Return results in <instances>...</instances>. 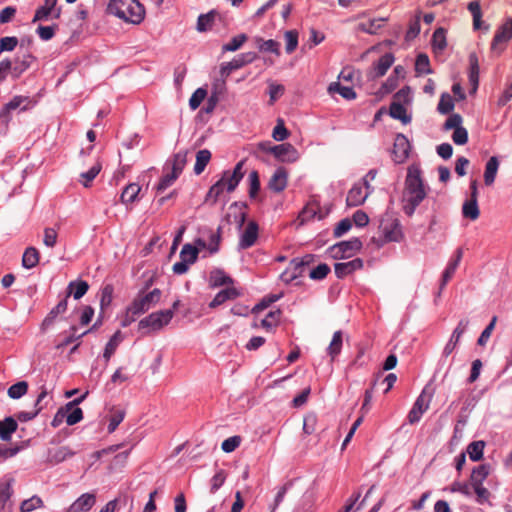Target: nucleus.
I'll use <instances>...</instances> for the list:
<instances>
[{"label": "nucleus", "instance_id": "1", "mask_svg": "<svg viewBox=\"0 0 512 512\" xmlns=\"http://www.w3.org/2000/svg\"><path fill=\"white\" fill-rule=\"evenodd\" d=\"M430 192L431 187L426 181L424 171L420 165L415 162L409 165L406 169L400 198L405 215L411 217Z\"/></svg>", "mask_w": 512, "mask_h": 512}, {"label": "nucleus", "instance_id": "2", "mask_svg": "<svg viewBox=\"0 0 512 512\" xmlns=\"http://www.w3.org/2000/svg\"><path fill=\"white\" fill-rule=\"evenodd\" d=\"M107 11L131 24H140L145 16L144 6L137 0H110Z\"/></svg>", "mask_w": 512, "mask_h": 512}, {"label": "nucleus", "instance_id": "3", "mask_svg": "<svg viewBox=\"0 0 512 512\" xmlns=\"http://www.w3.org/2000/svg\"><path fill=\"white\" fill-rule=\"evenodd\" d=\"M243 163L244 162H238L232 172L225 171L223 173L221 179L210 187L205 197V203L214 205L225 188L228 192L235 190L244 176V172L242 171Z\"/></svg>", "mask_w": 512, "mask_h": 512}, {"label": "nucleus", "instance_id": "4", "mask_svg": "<svg viewBox=\"0 0 512 512\" xmlns=\"http://www.w3.org/2000/svg\"><path fill=\"white\" fill-rule=\"evenodd\" d=\"M150 283H147L143 289H141L133 301L130 304V311L133 314H143L153 306H155L161 299L162 291L158 288L146 292L149 288Z\"/></svg>", "mask_w": 512, "mask_h": 512}, {"label": "nucleus", "instance_id": "5", "mask_svg": "<svg viewBox=\"0 0 512 512\" xmlns=\"http://www.w3.org/2000/svg\"><path fill=\"white\" fill-rule=\"evenodd\" d=\"M379 230L383 236L379 245H383L386 242H399L403 236L400 222L396 218H383L380 221Z\"/></svg>", "mask_w": 512, "mask_h": 512}, {"label": "nucleus", "instance_id": "6", "mask_svg": "<svg viewBox=\"0 0 512 512\" xmlns=\"http://www.w3.org/2000/svg\"><path fill=\"white\" fill-rule=\"evenodd\" d=\"M172 318L173 310H160L153 312L140 320L139 328H150L151 330L157 331L169 324Z\"/></svg>", "mask_w": 512, "mask_h": 512}, {"label": "nucleus", "instance_id": "7", "mask_svg": "<svg viewBox=\"0 0 512 512\" xmlns=\"http://www.w3.org/2000/svg\"><path fill=\"white\" fill-rule=\"evenodd\" d=\"M362 248V242L359 238L353 237L347 241H341L329 248L330 254L334 259H345L352 257Z\"/></svg>", "mask_w": 512, "mask_h": 512}, {"label": "nucleus", "instance_id": "8", "mask_svg": "<svg viewBox=\"0 0 512 512\" xmlns=\"http://www.w3.org/2000/svg\"><path fill=\"white\" fill-rule=\"evenodd\" d=\"M512 38V17L508 18L496 31L491 42V50L500 54Z\"/></svg>", "mask_w": 512, "mask_h": 512}, {"label": "nucleus", "instance_id": "9", "mask_svg": "<svg viewBox=\"0 0 512 512\" xmlns=\"http://www.w3.org/2000/svg\"><path fill=\"white\" fill-rule=\"evenodd\" d=\"M311 257V255H307L302 259H293L289 267L281 273L280 279L285 283H290L302 276L305 267L310 263Z\"/></svg>", "mask_w": 512, "mask_h": 512}, {"label": "nucleus", "instance_id": "10", "mask_svg": "<svg viewBox=\"0 0 512 512\" xmlns=\"http://www.w3.org/2000/svg\"><path fill=\"white\" fill-rule=\"evenodd\" d=\"M257 58L255 52H246L238 55L230 62L222 63L220 66V76L228 77L234 70L240 69L243 66L252 63Z\"/></svg>", "mask_w": 512, "mask_h": 512}, {"label": "nucleus", "instance_id": "11", "mask_svg": "<svg viewBox=\"0 0 512 512\" xmlns=\"http://www.w3.org/2000/svg\"><path fill=\"white\" fill-rule=\"evenodd\" d=\"M429 403L430 396L426 397L425 390H423L408 413V421L410 424H415L420 421L423 413L429 408Z\"/></svg>", "mask_w": 512, "mask_h": 512}, {"label": "nucleus", "instance_id": "12", "mask_svg": "<svg viewBox=\"0 0 512 512\" xmlns=\"http://www.w3.org/2000/svg\"><path fill=\"white\" fill-rule=\"evenodd\" d=\"M48 396V392L46 388L42 387L41 392L39 393L34 407L35 409L33 411H21L17 414V419L21 422H26L29 420L34 419L46 406L47 402H45V399Z\"/></svg>", "mask_w": 512, "mask_h": 512}, {"label": "nucleus", "instance_id": "13", "mask_svg": "<svg viewBox=\"0 0 512 512\" xmlns=\"http://www.w3.org/2000/svg\"><path fill=\"white\" fill-rule=\"evenodd\" d=\"M468 325H469L468 319H461L459 321L458 325L452 332V335H451L449 341L446 343V345L443 349V356L447 357L453 352V350L459 343L461 336L466 331Z\"/></svg>", "mask_w": 512, "mask_h": 512}, {"label": "nucleus", "instance_id": "14", "mask_svg": "<svg viewBox=\"0 0 512 512\" xmlns=\"http://www.w3.org/2000/svg\"><path fill=\"white\" fill-rule=\"evenodd\" d=\"M96 503L95 493H84L79 496L68 508V512H88Z\"/></svg>", "mask_w": 512, "mask_h": 512}, {"label": "nucleus", "instance_id": "15", "mask_svg": "<svg viewBox=\"0 0 512 512\" xmlns=\"http://www.w3.org/2000/svg\"><path fill=\"white\" fill-rule=\"evenodd\" d=\"M363 261L360 258H355L347 262H338L334 265V272L338 278H344L353 272L362 269Z\"/></svg>", "mask_w": 512, "mask_h": 512}, {"label": "nucleus", "instance_id": "16", "mask_svg": "<svg viewBox=\"0 0 512 512\" xmlns=\"http://www.w3.org/2000/svg\"><path fill=\"white\" fill-rule=\"evenodd\" d=\"M184 162H173L172 170L163 175L156 187L158 193H162L170 187L180 175Z\"/></svg>", "mask_w": 512, "mask_h": 512}, {"label": "nucleus", "instance_id": "17", "mask_svg": "<svg viewBox=\"0 0 512 512\" xmlns=\"http://www.w3.org/2000/svg\"><path fill=\"white\" fill-rule=\"evenodd\" d=\"M34 57L30 53H25L22 56H17L12 61L11 76L18 79L29 67L31 66Z\"/></svg>", "mask_w": 512, "mask_h": 512}, {"label": "nucleus", "instance_id": "18", "mask_svg": "<svg viewBox=\"0 0 512 512\" xmlns=\"http://www.w3.org/2000/svg\"><path fill=\"white\" fill-rule=\"evenodd\" d=\"M462 256H463V249L458 248L455 251L454 256L449 260L448 265L443 272L442 280H441V284H440V290H442L445 287V285L448 283V281L453 277L456 269L458 268V266L461 262Z\"/></svg>", "mask_w": 512, "mask_h": 512}, {"label": "nucleus", "instance_id": "19", "mask_svg": "<svg viewBox=\"0 0 512 512\" xmlns=\"http://www.w3.org/2000/svg\"><path fill=\"white\" fill-rule=\"evenodd\" d=\"M258 150L268 155H272L275 158H280L285 155H289L290 152L294 151L291 144L283 143L275 146H271L270 143H260Z\"/></svg>", "mask_w": 512, "mask_h": 512}, {"label": "nucleus", "instance_id": "20", "mask_svg": "<svg viewBox=\"0 0 512 512\" xmlns=\"http://www.w3.org/2000/svg\"><path fill=\"white\" fill-rule=\"evenodd\" d=\"M241 291L235 287H227L219 291L213 300L209 303V307L214 309L227 301L235 300L239 296H241Z\"/></svg>", "mask_w": 512, "mask_h": 512}, {"label": "nucleus", "instance_id": "21", "mask_svg": "<svg viewBox=\"0 0 512 512\" xmlns=\"http://www.w3.org/2000/svg\"><path fill=\"white\" fill-rule=\"evenodd\" d=\"M369 192L366 186L354 185L347 194L346 202L348 206L356 207L364 203Z\"/></svg>", "mask_w": 512, "mask_h": 512}, {"label": "nucleus", "instance_id": "22", "mask_svg": "<svg viewBox=\"0 0 512 512\" xmlns=\"http://www.w3.org/2000/svg\"><path fill=\"white\" fill-rule=\"evenodd\" d=\"M257 237H258V225L254 221H251L248 223L244 232L241 234L240 241H239V248L247 249V248L253 246L257 240Z\"/></svg>", "mask_w": 512, "mask_h": 512}, {"label": "nucleus", "instance_id": "23", "mask_svg": "<svg viewBox=\"0 0 512 512\" xmlns=\"http://www.w3.org/2000/svg\"><path fill=\"white\" fill-rule=\"evenodd\" d=\"M287 183H288L287 172L284 168L280 167V168L276 169V171L271 176V178L268 182V187L270 190H272L276 193H279V192H282L286 188Z\"/></svg>", "mask_w": 512, "mask_h": 512}, {"label": "nucleus", "instance_id": "24", "mask_svg": "<svg viewBox=\"0 0 512 512\" xmlns=\"http://www.w3.org/2000/svg\"><path fill=\"white\" fill-rule=\"evenodd\" d=\"M410 142L403 134H398L394 140L393 154L396 158L405 160L410 156Z\"/></svg>", "mask_w": 512, "mask_h": 512}, {"label": "nucleus", "instance_id": "25", "mask_svg": "<svg viewBox=\"0 0 512 512\" xmlns=\"http://www.w3.org/2000/svg\"><path fill=\"white\" fill-rule=\"evenodd\" d=\"M75 455V452L67 446H61L55 449H49L47 452V461L58 464Z\"/></svg>", "mask_w": 512, "mask_h": 512}, {"label": "nucleus", "instance_id": "26", "mask_svg": "<svg viewBox=\"0 0 512 512\" xmlns=\"http://www.w3.org/2000/svg\"><path fill=\"white\" fill-rule=\"evenodd\" d=\"M394 63V56L391 53H386L380 57L377 63L373 66V78H379L386 74L388 69Z\"/></svg>", "mask_w": 512, "mask_h": 512}, {"label": "nucleus", "instance_id": "27", "mask_svg": "<svg viewBox=\"0 0 512 512\" xmlns=\"http://www.w3.org/2000/svg\"><path fill=\"white\" fill-rule=\"evenodd\" d=\"M17 421L9 416L4 420H0V439L2 441H10L12 434L17 430Z\"/></svg>", "mask_w": 512, "mask_h": 512}, {"label": "nucleus", "instance_id": "28", "mask_svg": "<svg viewBox=\"0 0 512 512\" xmlns=\"http://www.w3.org/2000/svg\"><path fill=\"white\" fill-rule=\"evenodd\" d=\"M321 220L323 216L318 212L317 205L315 203H308L299 213L298 221L300 225H304L314 218Z\"/></svg>", "mask_w": 512, "mask_h": 512}, {"label": "nucleus", "instance_id": "29", "mask_svg": "<svg viewBox=\"0 0 512 512\" xmlns=\"http://www.w3.org/2000/svg\"><path fill=\"white\" fill-rule=\"evenodd\" d=\"M141 191V187L137 183H130L127 185L121 193V202L125 205L132 204L138 201V195Z\"/></svg>", "mask_w": 512, "mask_h": 512}, {"label": "nucleus", "instance_id": "30", "mask_svg": "<svg viewBox=\"0 0 512 512\" xmlns=\"http://www.w3.org/2000/svg\"><path fill=\"white\" fill-rule=\"evenodd\" d=\"M469 65V82L473 87V92H475L479 84V62L478 57L475 53H471L469 55Z\"/></svg>", "mask_w": 512, "mask_h": 512}, {"label": "nucleus", "instance_id": "31", "mask_svg": "<svg viewBox=\"0 0 512 512\" xmlns=\"http://www.w3.org/2000/svg\"><path fill=\"white\" fill-rule=\"evenodd\" d=\"M490 465L489 464H482L477 467H475L472 470L470 481L471 485H481L485 481V479L490 474Z\"/></svg>", "mask_w": 512, "mask_h": 512}, {"label": "nucleus", "instance_id": "32", "mask_svg": "<svg viewBox=\"0 0 512 512\" xmlns=\"http://www.w3.org/2000/svg\"><path fill=\"white\" fill-rule=\"evenodd\" d=\"M68 289L69 291L66 297L68 298L70 295H73L74 299L78 300L87 293L89 285L83 280L72 281L69 283Z\"/></svg>", "mask_w": 512, "mask_h": 512}, {"label": "nucleus", "instance_id": "33", "mask_svg": "<svg viewBox=\"0 0 512 512\" xmlns=\"http://www.w3.org/2000/svg\"><path fill=\"white\" fill-rule=\"evenodd\" d=\"M343 344V334L341 331H336L333 334L332 340L327 347V354L334 360L341 352Z\"/></svg>", "mask_w": 512, "mask_h": 512}, {"label": "nucleus", "instance_id": "34", "mask_svg": "<svg viewBox=\"0 0 512 512\" xmlns=\"http://www.w3.org/2000/svg\"><path fill=\"white\" fill-rule=\"evenodd\" d=\"M39 263V252L35 247H28L23 253L22 266L32 269Z\"/></svg>", "mask_w": 512, "mask_h": 512}, {"label": "nucleus", "instance_id": "35", "mask_svg": "<svg viewBox=\"0 0 512 512\" xmlns=\"http://www.w3.org/2000/svg\"><path fill=\"white\" fill-rule=\"evenodd\" d=\"M255 43L260 51L271 52L277 56L280 55V43L273 39L264 40L263 38L256 37Z\"/></svg>", "mask_w": 512, "mask_h": 512}, {"label": "nucleus", "instance_id": "36", "mask_svg": "<svg viewBox=\"0 0 512 512\" xmlns=\"http://www.w3.org/2000/svg\"><path fill=\"white\" fill-rule=\"evenodd\" d=\"M462 214L464 218L470 219V220H476L478 219L480 215L478 202L475 199H468L464 202L462 206Z\"/></svg>", "mask_w": 512, "mask_h": 512}, {"label": "nucleus", "instance_id": "37", "mask_svg": "<svg viewBox=\"0 0 512 512\" xmlns=\"http://www.w3.org/2000/svg\"><path fill=\"white\" fill-rule=\"evenodd\" d=\"M330 94L339 93L344 99L352 100L356 98V93L351 87L342 86L339 82H332L328 87Z\"/></svg>", "mask_w": 512, "mask_h": 512}, {"label": "nucleus", "instance_id": "38", "mask_svg": "<svg viewBox=\"0 0 512 512\" xmlns=\"http://www.w3.org/2000/svg\"><path fill=\"white\" fill-rule=\"evenodd\" d=\"M102 167L99 162H96L92 167H90L86 172L80 173L79 182L84 187H89L92 181L96 178V176L100 173Z\"/></svg>", "mask_w": 512, "mask_h": 512}, {"label": "nucleus", "instance_id": "39", "mask_svg": "<svg viewBox=\"0 0 512 512\" xmlns=\"http://www.w3.org/2000/svg\"><path fill=\"white\" fill-rule=\"evenodd\" d=\"M121 341L122 334L121 331L118 330L113 334L105 346L103 357L107 362L110 360L111 356L114 354Z\"/></svg>", "mask_w": 512, "mask_h": 512}, {"label": "nucleus", "instance_id": "40", "mask_svg": "<svg viewBox=\"0 0 512 512\" xmlns=\"http://www.w3.org/2000/svg\"><path fill=\"white\" fill-rule=\"evenodd\" d=\"M390 115L394 119H398L404 124H407L411 121V117L407 115L406 108L400 102L394 101L390 105Z\"/></svg>", "mask_w": 512, "mask_h": 512}, {"label": "nucleus", "instance_id": "41", "mask_svg": "<svg viewBox=\"0 0 512 512\" xmlns=\"http://www.w3.org/2000/svg\"><path fill=\"white\" fill-rule=\"evenodd\" d=\"M211 286L218 287L224 285H231L234 283L233 279L225 274L221 269H216L210 275Z\"/></svg>", "mask_w": 512, "mask_h": 512}, {"label": "nucleus", "instance_id": "42", "mask_svg": "<svg viewBox=\"0 0 512 512\" xmlns=\"http://www.w3.org/2000/svg\"><path fill=\"white\" fill-rule=\"evenodd\" d=\"M432 46L435 52H442L446 48V30L444 28L440 27L434 31Z\"/></svg>", "mask_w": 512, "mask_h": 512}, {"label": "nucleus", "instance_id": "43", "mask_svg": "<svg viewBox=\"0 0 512 512\" xmlns=\"http://www.w3.org/2000/svg\"><path fill=\"white\" fill-rule=\"evenodd\" d=\"M199 250L191 244L183 245L180 252V260L189 263L190 265L195 263L198 258Z\"/></svg>", "mask_w": 512, "mask_h": 512}, {"label": "nucleus", "instance_id": "44", "mask_svg": "<svg viewBox=\"0 0 512 512\" xmlns=\"http://www.w3.org/2000/svg\"><path fill=\"white\" fill-rule=\"evenodd\" d=\"M13 479H4L0 481V509L5 507L12 495Z\"/></svg>", "mask_w": 512, "mask_h": 512}, {"label": "nucleus", "instance_id": "45", "mask_svg": "<svg viewBox=\"0 0 512 512\" xmlns=\"http://www.w3.org/2000/svg\"><path fill=\"white\" fill-rule=\"evenodd\" d=\"M484 441H474L467 447V453L472 461H479L483 457Z\"/></svg>", "mask_w": 512, "mask_h": 512}, {"label": "nucleus", "instance_id": "46", "mask_svg": "<svg viewBox=\"0 0 512 512\" xmlns=\"http://www.w3.org/2000/svg\"><path fill=\"white\" fill-rule=\"evenodd\" d=\"M248 37L246 34L242 33L235 37H233L230 42L224 44L222 46L223 52H234L242 47V45L247 41Z\"/></svg>", "mask_w": 512, "mask_h": 512}, {"label": "nucleus", "instance_id": "47", "mask_svg": "<svg viewBox=\"0 0 512 512\" xmlns=\"http://www.w3.org/2000/svg\"><path fill=\"white\" fill-rule=\"evenodd\" d=\"M454 100L448 93H443L437 105V110L440 114H449L454 109Z\"/></svg>", "mask_w": 512, "mask_h": 512}, {"label": "nucleus", "instance_id": "48", "mask_svg": "<svg viewBox=\"0 0 512 512\" xmlns=\"http://www.w3.org/2000/svg\"><path fill=\"white\" fill-rule=\"evenodd\" d=\"M383 19H373L367 22H361L357 25V30L369 34H375L382 26Z\"/></svg>", "mask_w": 512, "mask_h": 512}, {"label": "nucleus", "instance_id": "49", "mask_svg": "<svg viewBox=\"0 0 512 512\" xmlns=\"http://www.w3.org/2000/svg\"><path fill=\"white\" fill-rule=\"evenodd\" d=\"M215 16L216 13L214 11H210L207 14H201L197 20V30L199 32H204L210 29L214 22Z\"/></svg>", "mask_w": 512, "mask_h": 512}, {"label": "nucleus", "instance_id": "50", "mask_svg": "<svg viewBox=\"0 0 512 512\" xmlns=\"http://www.w3.org/2000/svg\"><path fill=\"white\" fill-rule=\"evenodd\" d=\"M28 384L25 381H19L8 388V396L12 399H19L27 393Z\"/></svg>", "mask_w": 512, "mask_h": 512}, {"label": "nucleus", "instance_id": "51", "mask_svg": "<svg viewBox=\"0 0 512 512\" xmlns=\"http://www.w3.org/2000/svg\"><path fill=\"white\" fill-rule=\"evenodd\" d=\"M415 70L419 74H430V61L426 54H419L415 62Z\"/></svg>", "mask_w": 512, "mask_h": 512}, {"label": "nucleus", "instance_id": "52", "mask_svg": "<svg viewBox=\"0 0 512 512\" xmlns=\"http://www.w3.org/2000/svg\"><path fill=\"white\" fill-rule=\"evenodd\" d=\"M284 38L286 41L285 50L288 54H291L298 46V32L296 30L286 31Z\"/></svg>", "mask_w": 512, "mask_h": 512}, {"label": "nucleus", "instance_id": "53", "mask_svg": "<svg viewBox=\"0 0 512 512\" xmlns=\"http://www.w3.org/2000/svg\"><path fill=\"white\" fill-rule=\"evenodd\" d=\"M42 506H43L42 499L39 496L34 495L31 498L24 500L21 503L20 509H21V512H31L37 508L42 507Z\"/></svg>", "mask_w": 512, "mask_h": 512}, {"label": "nucleus", "instance_id": "54", "mask_svg": "<svg viewBox=\"0 0 512 512\" xmlns=\"http://www.w3.org/2000/svg\"><path fill=\"white\" fill-rule=\"evenodd\" d=\"M498 168L499 162H487L484 172V182L487 186H490L494 183Z\"/></svg>", "mask_w": 512, "mask_h": 512}, {"label": "nucleus", "instance_id": "55", "mask_svg": "<svg viewBox=\"0 0 512 512\" xmlns=\"http://www.w3.org/2000/svg\"><path fill=\"white\" fill-rule=\"evenodd\" d=\"M468 10L470 11V13L472 14V17H473L474 29H479L480 25H481V17H482L480 3L478 1H471L468 4Z\"/></svg>", "mask_w": 512, "mask_h": 512}, {"label": "nucleus", "instance_id": "56", "mask_svg": "<svg viewBox=\"0 0 512 512\" xmlns=\"http://www.w3.org/2000/svg\"><path fill=\"white\" fill-rule=\"evenodd\" d=\"M113 292L114 288L111 284H107L101 289L100 306L102 310L110 306L113 299Z\"/></svg>", "mask_w": 512, "mask_h": 512}, {"label": "nucleus", "instance_id": "57", "mask_svg": "<svg viewBox=\"0 0 512 512\" xmlns=\"http://www.w3.org/2000/svg\"><path fill=\"white\" fill-rule=\"evenodd\" d=\"M280 310L270 311L261 321V326L265 329H271L276 326L280 320Z\"/></svg>", "mask_w": 512, "mask_h": 512}, {"label": "nucleus", "instance_id": "58", "mask_svg": "<svg viewBox=\"0 0 512 512\" xmlns=\"http://www.w3.org/2000/svg\"><path fill=\"white\" fill-rule=\"evenodd\" d=\"M66 423L69 426L75 425L83 419L82 409L79 407H73L66 413Z\"/></svg>", "mask_w": 512, "mask_h": 512}, {"label": "nucleus", "instance_id": "59", "mask_svg": "<svg viewBox=\"0 0 512 512\" xmlns=\"http://www.w3.org/2000/svg\"><path fill=\"white\" fill-rule=\"evenodd\" d=\"M124 417H125L124 410H121V409L115 410L109 419L108 432H110V433L114 432L116 430V428L118 427V425L123 421Z\"/></svg>", "mask_w": 512, "mask_h": 512}, {"label": "nucleus", "instance_id": "60", "mask_svg": "<svg viewBox=\"0 0 512 512\" xmlns=\"http://www.w3.org/2000/svg\"><path fill=\"white\" fill-rule=\"evenodd\" d=\"M330 272V267L327 264H319L309 272V277L313 280H322Z\"/></svg>", "mask_w": 512, "mask_h": 512}, {"label": "nucleus", "instance_id": "61", "mask_svg": "<svg viewBox=\"0 0 512 512\" xmlns=\"http://www.w3.org/2000/svg\"><path fill=\"white\" fill-rule=\"evenodd\" d=\"M207 92L203 88H198L190 97L189 105L192 110H196L205 99Z\"/></svg>", "mask_w": 512, "mask_h": 512}, {"label": "nucleus", "instance_id": "62", "mask_svg": "<svg viewBox=\"0 0 512 512\" xmlns=\"http://www.w3.org/2000/svg\"><path fill=\"white\" fill-rule=\"evenodd\" d=\"M57 231L54 228L47 227L44 229L43 243L46 247L53 248L57 243Z\"/></svg>", "mask_w": 512, "mask_h": 512}, {"label": "nucleus", "instance_id": "63", "mask_svg": "<svg viewBox=\"0 0 512 512\" xmlns=\"http://www.w3.org/2000/svg\"><path fill=\"white\" fill-rule=\"evenodd\" d=\"M241 443V437L240 436H232L227 439H225L222 444L221 448L226 453L233 452L237 447H239Z\"/></svg>", "mask_w": 512, "mask_h": 512}, {"label": "nucleus", "instance_id": "64", "mask_svg": "<svg viewBox=\"0 0 512 512\" xmlns=\"http://www.w3.org/2000/svg\"><path fill=\"white\" fill-rule=\"evenodd\" d=\"M317 417L315 414L310 413L304 417L303 431L305 434L310 435L316 429Z\"/></svg>", "mask_w": 512, "mask_h": 512}]
</instances>
